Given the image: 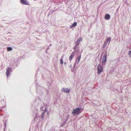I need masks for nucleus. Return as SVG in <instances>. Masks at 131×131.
<instances>
[{
  "mask_svg": "<svg viewBox=\"0 0 131 131\" xmlns=\"http://www.w3.org/2000/svg\"><path fill=\"white\" fill-rule=\"evenodd\" d=\"M47 107H45V110L43 112L42 114V115L41 116L42 118H43L44 116V115L45 114V112L47 111Z\"/></svg>",
  "mask_w": 131,
  "mask_h": 131,
  "instance_id": "11",
  "label": "nucleus"
},
{
  "mask_svg": "<svg viewBox=\"0 0 131 131\" xmlns=\"http://www.w3.org/2000/svg\"><path fill=\"white\" fill-rule=\"evenodd\" d=\"M72 67V65H70L69 66V68H71Z\"/></svg>",
  "mask_w": 131,
  "mask_h": 131,
  "instance_id": "21",
  "label": "nucleus"
},
{
  "mask_svg": "<svg viewBox=\"0 0 131 131\" xmlns=\"http://www.w3.org/2000/svg\"><path fill=\"white\" fill-rule=\"evenodd\" d=\"M37 113H36V117H37Z\"/></svg>",
  "mask_w": 131,
  "mask_h": 131,
  "instance_id": "23",
  "label": "nucleus"
},
{
  "mask_svg": "<svg viewBox=\"0 0 131 131\" xmlns=\"http://www.w3.org/2000/svg\"><path fill=\"white\" fill-rule=\"evenodd\" d=\"M4 131H5V129H4Z\"/></svg>",
  "mask_w": 131,
  "mask_h": 131,
  "instance_id": "27",
  "label": "nucleus"
},
{
  "mask_svg": "<svg viewBox=\"0 0 131 131\" xmlns=\"http://www.w3.org/2000/svg\"><path fill=\"white\" fill-rule=\"evenodd\" d=\"M81 108H77L73 110L72 112V114L74 115H76L79 114L81 112Z\"/></svg>",
  "mask_w": 131,
  "mask_h": 131,
  "instance_id": "1",
  "label": "nucleus"
},
{
  "mask_svg": "<svg viewBox=\"0 0 131 131\" xmlns=\"http://www.w3.org/2000/svg\"><path fill=\"white\" fill-rule=\"evenodd\" d=\"M70 90L68 88H63L62 89V91L66 93H69Z\"/></svg>",
  "mask_w": 131,
  "mask_h": 131,
  "instance_id": "7",
  "label": "nucleus"
},
{
  "mask_svg": "<svg viewBox=\"0 0 131 131\" xmlns=\"http://www.w3.org/2000/svg\"><path fill=\"white\" fill-rule=\"evenodd\" d=\"M12 50V48L11 47H8L7 48V50L8 51H10Z\"/></svg>",
  "mask_w": 131,
  "mask_h": 131,
  "instance_id": "15",
  "label": "nucleus"
},
{
  "mask_svg": "<svg viewBox=\"0 0 131 131\" xmlns=\"http://www.w3.org/2000/svg\"><path fill=\"white\" fill-rule=\"evenodd\" d=\"M129 54L130 55V57H131V50L129 51Z\"/></svg>",
  "mask_w": 131,
  "mask_h": 131,
  "instance_id": "19",
  "label": "nucleus"
},
{
  "mask_svg": "<svg viewBox=\"0 0 131 131\" xmlns=\"http://www.w3.org/2000/svg\"><path fill=\"white\" fill-rule=\"evenodd\" d=\"M69 117V115H68V116H67V119H68V117Z\"/></svg>",
  "mask_w": 131,
  "mask_h": 131,
  "instance_id": "22",
  "label": "nucleus"
},
{
  "mask_svg": "<svg viewBox=\"0 0 131 131\" xmlns=\"http://www.w3.org/2000/svg\"><path fill=\"white\" fill-rule=\"evenodd\" d=\"M75 51H73V52H72L71 54V56L69 58V60L70 61H71V60H72V58H73L74 55V54H75Z\"/></svg>",
  "mask_w": 131,
  "mask_h": 131,
  "instance_id": "8",
  "label": "nucleus"
},
{
  "mask_svg": "<svg viewBox=\"0 0 131 131\" xmlns=\"http://www.w3.org/2000/svg\"><path fill=\"white\" fill-rule=\"evenodd\" d=\"M12 71V69L9 67H8L6 70V74L7 77L9 76L10 73Z\"/></svg>",
  "mask_w": 131,
  "mask_h": 131,
  "instance_id": "4",
  "label": "nucleus"
},
{
  "mask_svg": "<svg viewBox=\"0 0 131 131\" xmlns=\"http://www.w3.org/2000/svg\"><path fill=\"white\" fill-rule=\"evenodd\" d=\"M77 22H74L72 24V25L71 26H70V28H71L72 27H74L76 26L77 25Z\"/></svg>",
  "mask_w": 131,
  "mask_h": 131,
  "instance_id": "12",
  "label": "nucleus"
},
{
  "mask_svg": "<svg viewBox=\"0 0 131 131\" xmlns=\"http://www.w3.org/2000/svg\"><path fill=\"white\" fill-rule=\"evenodd\" d=\"M82 38L80 37L77 40V41L75 42V44L76 45L78 44L81 41H82Z\"/></svg>",
  "mask_w": 131,
  "mask_h": 131,
  "instance_id": "9",
  "label": "nucleus"
},
{
  "mask_svg": "<svg viewBox=\"0 0 131 131\" xmlns=\"http://www.w3.org/2000/svg\"><path fill=\"white\" fill-rule=\"evenodd\" d=\"M105 18L106 20H109L110 18V16L108 14H106L105 15Z\"/></svg>",
  "mask_w": 131,
  "mask_h": 131,
  "instance_id": "10",
  "label": "nucleus"
},
{
  "mask_svg": "<svg viewBox=\"0 0 131 131\" xmlns=\"http://www.w3.org/2000/svg\"><path fill=\"white\" fill-rule=\"evenodd\" d=\"M1 103H0V107H1L2 108H4L5 107V106H2L1 104Z\"/></svg>",
  "mask_w": 131,
  "mask_h": 131,
  "instance_id": "16",
  "label": "nucleus"
},
{
  "mask_svg": "<svg viewBox=\"0 0 131 131\" xmlns=\"http://www.w3.org/2000/svg\"><path fill=\"white\" fill-rule=\"evenodd\" d=\"M97 70V73L99 74H100L103 70L102 66L100 64H99L98 66Z\"/></svg>",
  "mask_w": 131,
  "mask_h": 131,
  "instance_id": "2",
  "label": "nucleus"
},
{
  "mask_svg": "<svg viewBox=\"0 0 131 131\" xmlns=\"http://www.w3.org/2000/svg\"><path fill=\"white\" fill-rule=\"evenodd\" d=\"M111 37H110L109 38H107L106 40V41H105L104 43V44L103 46V47L105 48L107 45V43L109 41L110 43V42L111 41Z\"/></svg>",
  "mask_w": 131,
  "mask_h": 131,
  "instance_id": "5",
  "label": "nucleus"
},
{
  "mask_svg": "<svg viewBox=\"0 0 131 131\" xmlns=\"http://www.w3.org/2000/svg\"><path fill=\"white\" fill-rule=\"evenodd\" d=\"M107 59V54H106L104 55L102 59V63L103 65H104L106 62Z\"/></svg>",
  "mask_w": 131,
  "mask_h": 131,
  "instance_id": "3",
  "label": "nucleus"
},
{
  "mask_svg": "<svg viewBox=\"0 0 131 131\" xmlns=\"http://www.w3.org/2000/svg\"><path fill=\"white\" fill-rule=\"evenodd\" d=\"M64 64H66V62H64Z\"/></svg>",
  "mask_w": 131,
  "mask_h": 131,
  "instance_id": "24",
  "label": "nucleus"
},
{
  "mask_svg": "<svg viewBox=\"0 0 131 131\" xmlns=\"http://www.w3.org/2000/svg\"><path fill=\"white\" fill-rule=\"evenodd\" d=\"M77 48V46H75L74 47V50H75Z\"/></svg>",
  "mask_w": 131,
  "mask_h": 131,
  "instance_id": "20",
  "label": "nucleus"
},
{
  "mask_svg": "<svg viewBox=\"0 0 131 131\" xmlns=\"http://www.w3.org/2000/svg\"><path fill=\"white\" fill-rule=\"evenodd\" d=\"M77 60H76L75 63L74 64V65L73 68H74L75 67L76 65V64L77 63Z\"/></svg>",
  "mask_w": 131,
  "mask_h": 131,
  "instance_id": "18",
  "label": "nucleus"
},
{
  "mask_svg": "<svg viewBox=\"0 0 131 131\" xmlns=\"http://www.w3.org/2000/svg\"><path fill=\"white\" fill-rule=\"evenodd\" d=\"M81 58V55H80V56L79 57H78L77 58V60H78V62L77 63V64H78V63H79L80 59Z\"/></svg>",
  "mask_w": 131,
  "mask_h": 131,
  "instance_id": "13",
  "label": "nucleus"
},
{
  "mask_svg": "<svg viewBox=\"0 0 131 131\" xmlns=\"http://www.w3.org/2000/svg\"><path fill=\"white\" fill-rule=\"evenodd\" d=\"M20 3L21 4L26 5H29L28 2L26 0H20Z\"/></svg>",
  "mask_w": 131,
  "mask_h": 131,
  "instance_id": "6",
  "label": "nucleus"
},
{
  "mask_svg": "<svg viewBox=\"0 0 131 131\" xmlns=\"http://www.w3.org/2000/svg\"><path fill=\"white\" fill-rule=\"evenodd\" d=\"M63 57V56L60 59V63L61 64H62L63 63V61L62 60Z\"/></svg>",
  "mask_w": 131,
  "mask_h": 131,
  "instance_id": "14",
  "label": "nucleus"
},
{
  "mask_svg": "<svg viewBox=\"0 0 131 131\" xmlns=\"http://www.w3.org/2000/svg\"><path fill=\"white\" fill-rule=\"evenodd\" d=\"M6 124H5V126H6Z\"/></svg>",
  "mask_w": 131,
  "mask_h": 131,
  "instance_id": "25",
  "label": "nucleus"
},
{
  "mask_svg": "<svg viewBox=\"0 0 131 131\" xmlns=\"http://www.w3.org/2000/svg\"><path fill=\"white\" fill-rule=\"evenodd\" d=\"M35 119H36V118H35Z\"/></svg>",
  "mask_w": 131,
  "mask_h": 131,
  "instance_id": "26",
  "label": "nucleus"
},
{
  "mask_svg": "<svg viewBox=\"0 0 131 131\" xmlns=\"http://www.w3.org/2000/svg\"><path fill=\"white\" fill-rule=\"evenodd\" d=\"M43 105H41L40 107V110H43Z\"/></svg>",
  "mask_w": 131,
  "mask_h": 131,
  "instance_id": "17",
  "label": "nucleus"
},
{
  "mask_svg": "<svg viewBox=\"0 0 131 131\" xmlns=\"http://www.w3.org/2000/svg\"><path fill=\"white\" fill-rule=\"evenodd\" d=\"M130 49H131V48H130Z\"/></svg>",
  "mask_w": 131,
  "mask_h": 131,
  "instance_id": "28",
  "label": "nucleus"
}]
</instances>
